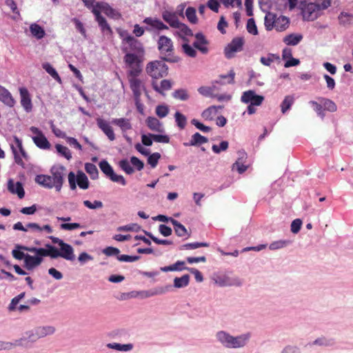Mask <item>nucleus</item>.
I'll list each match as a JSON object with an SVG mask.
<instances>
[{
    "label": "nucleus",
    "mask_w": 353,
    "mask_h": 353,
    "mask_svg": "<svg viewBox=\"0 0 353 353\" xmlns=\"http://www.w3.org/2000/svg\"><path fill=\"white\" fill-rule=\"evenodd\" d=\"M190 282V276L184 274L181 277H176L174 279V286L176 288H181L188 285Z\"/></svg>",
    "instance_id": "obj_38"
},
{
    "label": "nucleus",
    "mask_w": 353,
    "mask_h": 353,
    "mask_svg": "<svg viewBox=\"0 0 353 353\" xmlns=\"http://www.w3.org/2000/svg\"><path fill=\"white\" fill-rule=\"evenodd\" d=\"M170 221L173 225L175 234L178 236L183 237L188 234L185 227L178 221L172 218H170Z\"/></svg>",
    "instance_id": "obj_32"
},
{
    "label": "nucleus",
    "mask_w": 353,
    "mask_h": 353,
    "mask_svg": "<svg viewBox=\"0 0 353 353\" xmlns=\"http://www.w3.org/2000/svg\"><path fill=\"white\" fill-rule=\"evenodd\" d=\"M34 181L37 183L43 188L48 189L54 188V184L52 182L51 175L39 174L36 176Z\"/></svg>",
    "instance_id": "obj_25"
},
{
    "label": "nucleus",
    "mask_w": 353,
    "mask_h": 353,
    "mask_svg": "<svg viewBox=\"0 0 353 353\" xmlns=\"http://www.w3.org/2000/svg\"><path fill=\"white\" fill-rule=\"evenodd\" d=\"M85 170L92 179H97L99 177V171L97 166L91 163L85 164Z\"/></svg>",
    "instance_id": "obj_39"
},
{
    "label": "nucleus",
    "mask_w": 353,
    "mask_h": 353,
    "mask_svg": "<svg viewBox=\"0 0 353 353\" xmlns=\"http://www.w3.org/2000/svg\"><path fill=\"white\" fill-rule=\"evenodd\" d=\"M192 125H194L197 129L200 130L203 132H209L211 130V128L203 125L199 122L197 119H193L191 121Z\"/></svg>",
    "instance_id": "obj_64"
},
{
    "label": "nucleus",
    "mask_w": 353,
    "mask_h": 353,
    "mask_svg": "<svg viewBox=\"0 0 353 353\" xmlns=\"http://www.w3.org/2000/svg\"><path fill=\"white\" fill-rule=\"evenodd\" d=\"M168 67L163 61H152L146 65V73L153 79L157 80L168 74Z\"/></svg>",
    "instance_id": "obj_8"
},
{
    "label": "nucleus",
    "mask_w": 353,
    "mask_h": 353,
    "mask_svg": "<svg viewBox=\"0 0 353 353\" xmlns=\"http://www.w3.org/2000/svg\"><path fill=\"white\" fill-rule=\"evenodd\" d=\"M293 103L294 97L290 95L286 96L281 104L282 113H285L291 108Z\"/></svg>",
    "instance_id": "obj_46"
},
{
    "label": "nucleus",
    "mask_w": 353,
    "mask_h": 353,
    "mask_svg": "<svg viewBox=\"0 0 353 353\" xmlns=\"http://www.w3.org/2000/svg\"><path fill=\"white\" fill-rule=\"evenodd\" d=\"M155 113L159 118H164L168 114L169 108L166 105H159L156 107Z\"/></svg>",
    "instance_id": "obj_52"
},
{
    "label": "nucleus",
    "mask_w": 353,
    "mask_h": 353,
    "mask_svg": "<svg viewBox=\"0 0 353 353\" xmlns=\"http://www.w3.org/2000/svg\"><path fill=\"white\" fill-rule=\"evenodd\" d=\"M299 9L304 21H313L322 15L312 2H307L305 0L299 1Z\"/></svg>",
    "instance_id": "obj_9"
},
{
    "label": "nucleus",
    "mask_w": 353,
    "mask_h": 353,
    "mask_svg": "<svg viewBox=\"0 0 353 353\" xmlns=\"http://www.w3.org/2000/svg\"><path fill=\"white\" fill-rule=\"evenodd\" d=\"M143 22L159 30L168 29V27L166 25H165L161 20L157 19L147 17L144 19Z\"/></svg>",
    "instance_id": "obj_31"
},
{
    "label": "nucleus",
    "mask_w": 353,
    "mask_h": 353,
    "mask_svg": "<svg viewBox=\"0 0 353 353\" xmlns=\"http://www.w3.org/2000/svg\"><path fill=\"white\" fill-rule=\"evenodd\" d=\"M162 18L167 22L172 28H176L179 25L178 17L175 12L169 11H164L162 14Z\"/></svg>",
    "instance_id": "obj_26"
},
{
    "label": "nucleus",
    "mask_w": 353,
    "mask_h": 353,
    "mask_svg": "<svg viewBox=\"0 0 353 353\" xmlns=\"http://www.w3.org/2000/svg\"><path fill=\"white\" fill-rule=\"evenodd\" d=\"M31 34L37 39L44 37L46 33L43 28L37 23H33L30 27Z\"/></svg>",
    "instance_id": "obj_37"
},
{
    "label": "nucleus",
    "mask_w": 353,
    "mask_h": 353,
    "mask_svg": "<svg viewBox=\"0 0 353 353\" xmlns=\"http://www.w3.org/2000/svg\"><path fill=\"white\" fill-rule=\"evenodd\" d=\"M243 45V39L236 37L225 48V56L228 59H231L234 57V53L242 50Z\"/></svg>",
    "instance_id": "obj_14"
},
{
    "label": "nucleus",
    "mask_w": 353,
    "mask_h": 353,
    "mask_svg": "<svg viewBox=\"0 0 353 353\" xmlns=\"http://www.w3.org/2000/svg\"><path fill=\"white\" fill-rule=\"evenodd\" d=\"M94 9L98 10L100 12H103L104 14L112 19H119L121 14L119 11L112 8L108 3L101 1L97 3V8Z\"/></svg>",
    "instance_id": "obj_15"
},
{
    "label": "nucleus",
    "mask_w": 353,
    "mask_h": 353,
    "mask_svg": "<svg viewBox=\"0 0 353 353\" xmlns=\"http://www.w3.org/2000/svg\"><path fill=\"white\" fill-rule=\"evenodd\" d=\"M15 248L25 251H28L36 254L35 256H31L28 254H26V256L24 260V267L28 270H32L35 268L40 265L43 261V257L49 256L48 254H42L41 253V251H48L46 248H38L35 247H26L20 245H17Z\"/></svg>",
    "instance_id": "obj_2"
},
{
    "label": "nucleus",
    "mask_w": 353,
    "mask_h": 353,
    "mask_svg": "<svg viewBox=\"0 0 353 353\" xmlns=\"http://www.w3.org/2000/svg\"><path fill=\"white\" fill-rule=\"evenodd\" d=\"M208 141V138L202 136L199 132H196L192 136L190 141L189 143H184L183 145L185 146L199 145L207 143Z\"/></svg>",
    "instance_id": "obj_29"
},
{
    "label": "nucleus",
    "mask_w": 353,
    "mask_h": 353,
    "mask_svg": "<svg viewBox=\"0 0 353 353\" xmlns=\"http://www.w3.org/2000/svg\"><path fill=\"white\" fill-rule=\"evenodd\" d=\"M59 247L60 250L50 244H46V248L48 251H41V253L48 254L52 259L62 257L68 261L74 259V250L70 244L63 242Z\"/></svg>",
    "instance_id": "obj_7"
},
{
    "label": "nucleus",
    "mask_w": 353,
    "mask_h": 353,
    "mask_svg": "<svg viewBox=\"0 0 353 353\" xmlns=\"http://www.w3.org/2000/svg\"><path fill=\"white\" fill-rule=\"evenodd\" d=\"M153 141L157 143H168L170 142V137L165 134H154L151 135Z\"/></svg>",
    "instance_id": "obj_61"
},
{
    "label": "nucleus",
    "mask_w": 353,
    "mask_h": 353,
    "mask_svg": "<svg viewBox=\"0 0 353 353\" xmlns=\"http://www.w3.org/2000/svg\"><path fill=\"white\" fill-rule=\"evenodd\" d=\"M196 41L193 43V46L201 52L203 54H207L208 52V41L201 32H198L195 34Z\"/></svg>",
    "instance_id": "obj_17"
},
{
    "label": "nucleus",
    "mask_w": 353,
    "mask_h": 353,
    "mask_svg": "<svg viewBox=\"0 0 353 353\" xmlns=\"http://www.w3.org/2000/svg\"><path fill=\"white\" fill-rule=\"evenodd\" d=\"M228 142L226 141H223L220 143L219 145H213L212 147V150L214 153L219 154L221 151H225L228 148Z\"/></svg>",
    "instance_id": "obj_58"
},
{
    "label": "nucleus",
    "mask_w": 353,
    "mask_h": 353,
    "mask_svg": "<svg viewBox=\"0 0 353 353\" xmlns=\"http://www.w3.org/2000/svg\"><path fill=\"white\" fill-rule=\"evenodd\" d=\"M19 94L21 97V105L26 112H30L32 109V104L28 89L26 88H20Z\"/></svg>",
    "instance_id": "obj_18"
},
{
    "label": "nucleus",
    "mask_w": 353,
    "mask_h": 353,
    "mask_svg": "<svg viewBox=\"0 0 353 353\" xmlns=\"http://www.w3.org/2000/svg\"><path fill=\"white\" fill-rule=\"evenodd\" d=\"M217 114L216 106L212 105L205 110L202 114V117L205 120L212 121L214 117Z\"/></svg>",
    "instance_id": "obj_41"
},
{
    "label": "nucleus",
    "mask_w": 353,
    "mask_h": 353,
    "mask_svg": "<svg viewBox=\"0 0 353 353\" xmlns=\"http://www.w3.org/2000/svg\"><path fill=\"white\" fill-rule=\"evenodd\" d=\"M220 286L240 285L241 281L237 278H230L228 276L219 278L216 281Z\"/></svg>",
    "instance_id": "obj_30"
},
{
    "label": "nucleus",
    "mask_w": 353,
    "mask_h": 353,
    "mask_svg": "<svg viewBox=\"0 0 353 353\" xmlns=\"http://www.w3.org/2000/svg\"><path fill=\"white\" fill-rule=\"evenodd\" d=\"M176 28H178L179 32V35L183 38V40L185 41H187L185 39V36H192L193 35V32L191 30V29H190L184 23H179V25H178V26Z\"/></svg>",
    "instance_id": "obj_42"
},
{
    "label": "nucleus",
    "mask_w": 353,
    "mask_h": 353,
    "mask_svg": "<svg viewBox=\"0 0 353 353\" xmlns=\"http://www.w3.org/2000/svg\"><path fill=\"white\" fill-rule=\"evenodd\" d=\"M65 168L61 165H53L50 169L52 180L57 192L61 190L65 176Z\"/></svg>",
    "instance_id": "obj_11"
},
{
    "label": "nucleus",
    "mask_w": 353,
    "mask_h": 353,
    "mask_svg": "<svg viewBox=\"0 0 353 353\" xmlns=\"http://www.w3.org/2000/svg\"><path fill=\"white\" fill-rule=\"evenodd\" d=\"M172 96L174 98L181 101H186L189 99V94L185 89H179L175 90L172 93Z\"/></svg>",
    "instance_id": "obj_51"
},
{
    "label": "nucleus",
    "mask_w": 353,
    "mask_h": 353,
    "mask_svg": "<svg viewBox=\"0 0 353 353\" xmlns=\"http://www.w3.org/2000/svg\"><path fill=\"white\" fill-rule=\"evenodd\" d=\"M153 89L159 94L164 95V92L170 90L172 87V82L168 79H163L161 81L160 86L158 85L156 81H152Z\"/></svg>",
    "instance_id": "obj_24"
},
{
    "label": "nucleus",
    "mask_w": 353,
    "mask_h": 353,
    "mask_svg": "<svg viewBox=\"0 0 353 353\" xmlns=\"http://www.w3.org/2000/svg\"><path fill=\"white\" fill-rule=\"evenodd\" d=\"M246 28L250 34L253 35H257L259 34L255 21L253 18H250L248 20Z\"/></svg>",
    "instance_id": "obj_54"
},
{
    "label": "nucleus",
    "mask_w": 353,
    "mask_h": 353,
    "mask_svg": "<svg viewBox=\"0 0 353 353\" xmlns=\"http://www.w3.org/2000/svg\"><path fill=\"white\" fill-rule=\"evenodd\" d=\"M77 183L81 189L86 190L89 188V181L87 176L81 171H79L77 175Z\"/></svg>",
    "instance_id": "obj_36"
},
{
    "label": "nucleus",
    "mask_w": 353,
    "mask_h": 353,
    "mask_svg": "<svg viewBox=\"0 0 353 353\" xmlns=\"http://www.w3.org/2000/svg\"><path fill=\"white\" fill-rule=\"evenodd\" d=\"M122 39V51L125 53L123 61L126 66L141 65L145 49L143 43L135 39L134 37L128 34L127 32L120 33Z\"/></svg>",
    "instance_id": "obj_1"
},
{
    "label": "nucleus",
    "mask_w": 353,
    "mask_h": 353,
    "mask_svg": "<svg viewBox=\"0 0 353 353\" xmlns=\"http://www.w3.org/2000/svg\"><path fill=\"white\" fill-rule=\"evenodd\" d=\"M140 259L139 256H130L126 254H121L117 256V259L122 262H134Z\"/></svg>",
    "instance_id": "obj_62"
},
{
    "label": "nucleus",
    "mask_w": 353,
    "mask_h": 353,
    "mask_svg": "<svg viewBox=\"0 0 353 353\" xmlns=\"http://www.w3.org/2000/svg\"><path fill=\"white\" fill-rule=\"evenodd\" d=\"M290 23V20L287 17L268 12L265 17L264 25L267 30L275 29L278 32L285 30Z\"/></svg>",
    "instance_id": "obj_6"
},
{
    "label": "nucleus",
    "mask_w": 353,
    "mask_h": 353,
    "mask_svg": "<svg viewBox=\"0 0 353 353\" xmlns=\"http://www.w3.org/2000/svg\"><path fill=\"white\" fill-rule=\"evenodd\" d=\"M275 59H279V57L273 54H269L267 57H261L260 61L263 65L270 66Z\"/></svg>",
    "instance_id": "obj_55"
},
{
    "label": "nucleus",
    "mask_w": 353,
    "mask_h": 353,
    "mask_svg": "<svg viewBox=\"0 0 353 353\" xmlns=\"http://www.w3.org/2000/svg\"><path fill=\"white\" fill-rule=\"evenodd\" d=\"M42 68L58 83H61V79L57 70L51 65L50 63L46 62L42 64Z\"/></svg>",
    "instance_id": "obj_33"
},
{
    "label": "nucleus",
    "mask_w": 353,
    "mask_h": 353,
    "mask_svg": "<svg viewBox=\"0 0 353 353\" xmlns=\"http://www.w3.org/2000/svg\"><path fill=\"white\" fill-rule=\"evenodd\" d=\"M127 67L129 68L128 71V78L130 88L132 91L135 101H140L142 90H145L142 81L137 78L142 72V67L138 65H137V66Z\"/></svg>",
    "instance_id": "obj_4"
},
{
    "label": "nucleus",
    "mask_w": 353,
    "mask_h": 353,
    "mask_svg": "<svg viewBox=\"0 0 353 353\" xmlns=\"http://www.w3.org/2000/svg\"><path fill=\"white\" fill-rule=\"evenodd\" d=\"M168 287L166 288H155L149 291H144L142 292L143 296L144 297H150L158 294H162L165 293L168 290Z\"/></svg>",
    "instance_id": "obj_49"
},
{
    "label": "nucleus",
    "mask_w": 353,
    "mask_h": 353,
    "mask_svg": "<svg viewBox=\"0 0 353 353\" xmlns=\"http://www.w3.org/2000/svg\"><path fill=\"white\" fill-rule=\"evenodd\" d=\"M99 165L101 170L105 174L107 177L110 178L111 181L119 183L122 185H126V181L124 177L122 175H118L115 174L113 168L107 161L103 160L100 161Z\"/></svg>",
    "instance_id": "obj_12"
},
{
    "label": "nucleus",
    "mask_w": 353,
    "mask_h": 353,
    "mask_svg": "<svg viewBox=\"0 0 353 353\" xmlns=\"http://www.w3.org/2000/svg\"><path fill=\"white\" fill-rule=\"evenodd\" d=\"M12 152L14 155V162L24 168L25 163L22 160V157L27 158V153L25 151L21 140L17 136L13 137V142L10 143Z\"/></svg>",
    "instance_id": "obj_10"
},
{
    "label": "nucleus",
    "mask_w": 353,
    "mask_h": 353,
    "mask_svg": "<svg viewBox=\"0 0 353 353\" xmlns=\"http://www.w3.org/2000/svg\"><path fill=\"white\" fill-rule=\"evenodd\" d=\"M0 101L10 108L14 107L15 100L11 93L6 88L0 85Z\"/></svg>",
    "instance_id": "obj_21"
},
{
    "label": "nucleus",
    "mask_w": 353,
    "mask_h": 353,
    "mask_svg": "<svg viewBox=\"0 0 353 353\" xmlns=\"http://www.w3.org/2000/svg\"><path fill=\"white\" fill-rule=\"evenodd\" d=\"M145 123L148 128L152 131L159 133H163L165 131L163 123L156 117H148L145 119Z\"/></svg>",
    "instance_id": "obj_20"
},
{
    "label": "nucleus",
    "mask_w": 353,
    "mask_h": 353,
    "mask_svg": "<svg viewBox=\"0 0 353 353\" xmlns=\"http://www.w3.org/2000/svg\"><path fill=\"white\" fill-rule=\"evenodd\" d=\"M112 123L117 125L123 132L132 129V124L130 120L127 118L114 119Z\"/></svg>",
    "instance_id": "obj_27"
},
{
    "label": "nucleus",
    "mask_w": 353,
    "mask_h": 353,
    "mask_svg": "<svg viewBox=\"0 0 353 353\" xmlns=\"http://www.w3.org/2000/svg\"><path fill=\"white\" fill-rule=\"evenodd\" d=\"M97 123L98 127L103 131V132L110 141H114L115 139V134L114 133L113 129L107 121L101 118H98L97 119Z\"/></svg>",
    "instance_id": "obj_19"
},
{
    "label": "nucleus",
    "mask_w": 353,
    "mask_h": 353,
    "mask_svg": "<svg viewBox=\"0 0 353 353\" xmlns=\"http://www.w3.org/2000/svg\"><path fill=\"white\" fill-rule=\"evenodd\" d=\"M93 14L95 17V20L97 21L101 31L103 32H107L111 34L112 33V30L105 19L101 14L100 12L97 9H94Z\"/></svg>",
    "instance_id": "obj_22"
},
{
    "label": "nucleus",
    "mask_w": 353,
    "mask_h": 353,
    "mask_svg": "<svg viewBox=\"0 0 353 353\" xmlns=\"http://www.w3.org/2000/svg\"><path fill=\"white\" fill-rule=\"evenodd\" d=\"M157 44L160 57L163 61L169 63H177L179 61V57L174 54V48L171 39L164 35L160 36Z\"/></svg>",
    "instance_id": "obj_3"
},
{
    "label": "nucleus",
    "mask_w": 353,
    "mask_h": 353,
    "mask_svg": "<svg viewBox=\"0 0 353 353\" xmlns=\"http://www.w3.org/2000/svg\"><path fill=\"white\" fill-rule=\"evenodd\" d=\"M323 14V12L331 6L332 0H315L312 2Z\"/></svg>",
    "instance_id": "obj_45"
},
{
    "label": "nucleus",
    "mask_w": 353,
    "mask_h": 353,
    "mask_svg": "<svg viewBox=\"0 0 353 353\" xmlns=\"http://www.w3.org/2000/svg\"><path fill=\"white\" fill-rule=\"evenodd\" d=\"M323 105V108L330 112H335L336 110V105L332 100L325 98L319 99Z\"/></svg>",
    "instance_id": "obj_44"
},
{
    "label": "nucleus",
    "mask_w": 353,
    "mask_h": 353,
    "mask_svg": "<svg viewBox=\"0 0 353 353\" xmlns=\"http://www.w3.org/2000/svg\"><path fill=\"white\" fill-rule=\"evenodd\" d=\"M183 52L190 57H195L196 56V51L188 43H183L182 45Z\"/></svg>",
    "instance_id": "obj_60"
},
{
    "label": "nucleus",
    "mask_w": 353,
    "mask_h": 353,
    "mask_svg": "<svg viewBox=\"0 0 353 353\" xmlns=\"http://www.w3.org/2000/svg\"><path fill=\"white\" fill-rule=\"evenodd\" d=\"M302 39L301 34H290L283 38V42L288 46H296Z\"/></svg>",
    "instance_id": "obj_35"
},
{
    "label": "nucleus",
    "mask_w": 353,
    "mask_h": 353,
    "mask_svg": "<svg viewBox=\"0 0 353 353\" xmlns=\"http://www.w3.org/2000/svg\"><path fill=\"white\" fill-rule=\"evenodd\" d=\"M8 189L12 194H17L19 199L25 196V192L21 182L14 183L13 180L10 179L8 182Z\"/></svg>",
    "instance_id": "obj_23"
},
{
    "label": "nucleus",
    "mask_w": 353,
    "mask_h": 353,
    "mask_svg": "<svg viewBox=\"0 0 353 353\" xmlns=\"http://www.w3.org/2000/svg\"><path fill=\"white\" fill-rule=\"evenodd\" d=\"M161 158V154L159 152H154L150 154L148 158V163L152 168H155L157 165L158 161Z\"/></svg>",
    "instance_id": "obj_59"
},
{
    "label": "nucleus",
    "mask_w": 353,
    "mask_h": 353,
    "mask_svg": "<svg viewBox=\"0 0 353 353\" xmlns=\"http://www.w3.org/2000/svg\"><path fill=\"white\" fill-rule=\"evenodd\" d=\"M174 118H175V121H176L177 126L181 130L184 129L187 124V119H186L185 116L179 112H176V113L174 114Z\"/></svg>",
    "instance_id": "obj_47"
},
{
    "label": "nucleus",
    "mask_w": 353,
    "mask_h": 353,
    "mask_svg": "<svg viewBox=\"0 0 353 353\" xmlns=\"http://www.w3.org/2000/svg\"><path fill=\"white\" fill-rule=\"evenodd\" d=\"M338 19L339 23L345 26L352 23L353 20V15L347 12H342L339 15Z\"/></svg>",
    "instance_id": "obj_40"
},
{
    "label": "nucleus",
    "mask_w": 353,
    "mask_h": 353,
    "mask_svg": "<svg viewBox=\"0 0 353 353\" xmlns=\"http://www.w3.org/2000/svg\"><path fill=\"white\" fill-rule=\"evenodd\" d=\"M119 166L128 174H131L134 172V169L132 168L127 159L120 161Z\"/></svg>",
    "instance_id": "obj_57"
},
{
    "label": "nucleus",
    "mask_w": 353,
    "mask_h": 353,
    "mask_svg": "<svg viewBox=\"0 0 353 353\" xmlns=\"http://www.w3.org/2000/svg\"><path fill=\"white\" fill-rule=\"evenodd\" d=\"M201 247H209V243L205 242L189 243L181 245L180 250H194Z\"/></svg>",
    "instance_id": "obj_50"
},
{
    "label": "nucleus",
    "mask_w": 353,
    "mask_h": 353,
    "mask_svg": "<svg viewBox=\"0 0 353 353\" xmlns=\"http://www.w3.org/2000/svg\"><path fill=\"white\" fill-rule=\"evenodd\" d=\"M54 332L55 328L53 326H41L35 330V334L33 336L36 339H39L52 334Z\"/></svg>",
    "instance_id": "obj_28"
},
{
    "label": "nucleus",
    "mask_w": 353,
    "mask_h": 353,
    "mask_svg": "<svg viewBox=\"0 0 353 353\" xmlns=\"http://www.w3.org/2000/svg\"><path fill=\"white\" fill-rule=\"evenodd\" d=\"M107 347L110 349H114L118 351H130L132 349L133 345L130 343L129 344H124L121 345L120 343H108L107 345Z\"/></svg>",
    "instance_id": "obj_43"
},
{
    "label": "nucleus",
    "mask_w": 353,
    "mask_h": 353,
    "mask_svg": "<svg viewBox=\"0 0 353 353\" xmlns=\"http://www.w3.org/2000/svg\"><path fill=\"white\" fill-rule=\"evenodd\" d=\"M56 149L59 153H60L62 156L66 158L68 160L72 158V154L70 150L65 146H63L60 144L56 145Z\"/></svg>",
    "instance_id": "obj_56"
},
{
    "label": "nucleus",
    "mask_w": 353,
    "mask_h": 353,
    "mask_svg": "<svg viewBox=\"0 0 353 353\" xmlns=\"http://www.w3.org/2000/svg\"><path fill=\"white\" fill-rule=\"evenodd\" d=\"M185 15L190 23H196L197 22L196 10L194 8L188 7L185 10Z\"/></svg>",
    "instance_id": "obj_53"
},
{
    "label": "nucleus",
    "mask_w": 353,
    "mask_h": 353,
    "mask_svg": "<svg viewBox=\"0 0 353 353\" xmlns=\"http://www.w3.org/2000/svg\"><path fill=\"white\" fill-rule=\"evenodd\" d=\"M187 267L185 266V262L182 261H177L175 263L161 268V270L162 272H169V271H181L185 270Z\"/></svg>",
    "instance_id": "obj_34"
},
{
    "label": "nucleus",
    "mask_w": 353,
    "mask_h": 353,
    "mask_svg": "<svg viewBox=\"0 0 353 353\" xmlns=\"http://www.w3.org/2000/svg\"><path fill=\"white\" fill-rule=\"evenodd\" d=\"M241 100L244 103H250L252 105H260L264 97L261 95L256 94L254 90H248L243 93Z\"/></svg>",
    "instance_id": "obj_16"
},
{
    "label": "nucleus",
    "mask_w": 353,
    "mask_h": 353,
    "mask_svg": "<svg viewBox=\"0 0 353 353\" xmlns=\"http://www.w3.org/2000/svg\"><path fill=\"white\" fill-rule=\"evenodd\" d=\"M30 130L34 134L32 137L33 142L38 148L43 150L50 149V143L38 128L32 126L30 128Z\"/></svg>",
    "instance_id": "obj_13"
},
{
    "label": "nucleus",
    "mask_w": 353,
    "mask_h": 353,
    "mask_svg": "<svg viewBox=\"0 0 353 353\" xmlns=\"http://www.w3.org/2000/svg\"><path fill=\"white\" fill-rule=\"evenodd\" d=\"M83 204L85 207L89 209H97L101 208L103 207V203L100 201L95 200L93 203L88 200H85L83 201Z\"/></svg>",
    "instance_id": "obj_63"
},
{
    "label": "nucleus",
    "mask_w": 353,
    "mask_h": 353,
    "mask_svg": "<svg viewBox=\"0 0 353 353\" xmlns=\"http://www.w3.org/2000/svg\"><path fill=\"white\" fill-rule=\"evenodd\" d=\"M216 337L226 347L239 348L245 345L250 339V334H245L234 337L225 332L220 331L216 334Z\"/></svg>",
    "instance_id": "obj_5"
},
{
    "label": "nucleus",
    "mask_w": 353,
    "mask_h": 353,
    "mask_svg": "<svg viewBox=\"0 0 353 353\" xmlns=\"http://www.w3.org/2000/svg\"><path fill=\"white\" fill-rule=\"evenodd\" d=\"M22 339H20L19 340H16L14 343H10V342H5V341H0V350H10L14 347L19 346L22 345Z\"/></svg>",
    "instance_id": "obj_48"
}]
</instances>
